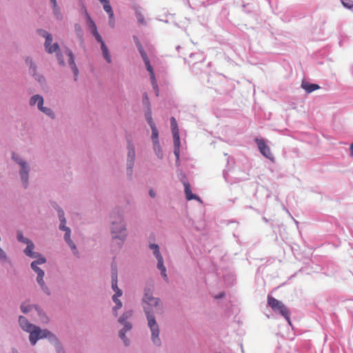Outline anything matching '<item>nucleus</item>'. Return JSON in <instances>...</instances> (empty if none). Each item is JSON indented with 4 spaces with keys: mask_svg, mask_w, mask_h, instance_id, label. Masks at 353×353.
Wrapping results in <instances>:
<instances>
[{
    "mask_svg": "<svg viewBox=\"0 0 353 353\" xmlns=\"http://www.w3.org/2000/svg\"><path fill=\"white\" fill-rule=\"evenodd\" d=\"M134 39L135 41V43H136V45L137 46H139V45H141V43H140L139 40L138 39L137 37H134Z\"/></svg>",
    "mask_w": 353,
    "mask_h": 353,
    "instance_id": "44",
    "label": "nucleus"
},
{
    "mask_svg": "<svg viewBox=\"0 0 353 353\" xmlns=\"http://www.w3.org/2000/svg\"><path fill=\"white\" fill-rule=\"evenodd\" d=\"M26 62H27V63H29V62H30V68H32V65H33V64H32V61H31V60H30L28 58L26 59Z\"/></svg>",
    "mask_w": 353,
    "mask_h": 353,
    "instance_id": "51",
    "label": "nucleus"
},
{
    "mask_svg": "<svg viewBox=\"0 0 353 353\" xmlns=\"http://www.w3.org/2000/svg\"><path fill=\"white\" fill-rule=\"evenodd\" d=\"M170 125H171V129H172V135H173V140H176V142H178V140H180L179 131L176 121L174 117H171Z\"/></svg>",
    "mask_w": 353,
    "mask_h": 353,
    "instance_id": "16",
    "label": "nucleus"
},
{
    "mask_svg": "<svg viewBox=\"0 0 353 353\" xmlns=\"http://www.w3.org/2000/svg\"><path fill=\"white\" fill-rule=\"evenodd\" d=\"M351 156L353 157V143L350 145Z\"/></svg>",
    "mask_w": 353,
    "mask_h": 353,
    "instance_id": "50",
    "label": "nucleus"
},
{
    "mask_svg": "<svg viewBox=\"0 0 353 353\" xmlns=\"http://www.w3.org/2000/svg\"><path fill=\"white\" fill-rule=\"evenodd\" d=\"M268 304L274 312L279 313L281 315L285 317L289 323H290V312L288 308L285 307V305L282 302L276 299L274 297L268 295Z\"/></svg>",
    "mask_w": 353,
    "mask_h": 353,
    "instance_id": "5",
    "label": "nucleus"
},
{
    "mask_svg": "<svg viewBox=\"0 0 353 353\" xmlns=\"http://www.w3.org/2000/svg\"><path fill=\"white\" fill-rule=\"evenodd\" d=\"M174 153L177 159H179V152H180V140H178V142H176V140H174Z\"/></svg>",
    "mask_w": 353,
    "mask_h": 353,
    "instance_id": "31",
    "label": "nucleus"
},
{
    "mask_svg": "<svg viewBox=\"0 0 353 353\" xmlns=\"http://www.w3.org/2000/svg\"><path fill=\"white\" fill-rule=\"evenodd\" d=\"M145 119H146L147 122L148 123V124L150 125V126L155 125V123L153 121L152 117V111H151L150 108H147V111L145 114Z\"/></svg>",
    "mask_w": 353,
    "mask_h": 353,
    "instance_id": "29",
    "label": "nucleus"
},
{
    "mask_svg": "<svg viewBox=\"0 0 353 353\" xmlns=\"http://www.w3.org/2000/svg\"><path fill=\"white\" fill-rule=\"evenodd\" d=\"M137 48H138L139 52H141V51L144 50V49H143V48L142 45H139V46H137Z\"/></svg>",
    "mask_w": 353,
    "mask_h": 353,
    "instance_id": "48",
    "label": "nucleus"
},
{
    "mask_svg": "<svg viewBox=\"0 0 353 353\" xmlns=\"http://www.w3.org/2000/svg\"><path fill=\"white\" fill-rule=\"evenodd\" d=\"M93 35L95 37L96 40L101 43V46L102 45V43H105L103 41L102 37H101L98 32L93 33Z\"/></svg>",
    "mask_w": 353,
    "mask_h": 353,
    "instance_id": "39",
    "label": "nucleus"
},
{
    "mask_svg": "<svg viewBox=\"0 0 353 353\" xmlns=\"http://www.w3.org/2000/svg\"><path fill=\"white\" fill-rule=\"evenodd\" d=\"M35 308L37 310L38 314L40 317L41 322L43 323H48L49 321L48 316L44 313H43L42 311H41L37 307H35Z\"/></svg>",
    "mask_w": 353,
    "mask_h": 353,
    "instance_id": "30",
    "label": "nucleus"
},
{
    "mask_svg": "<svg viewBox=\"0 0 353 353\" xmlns=\"http://www.w3.org/2000/svg\"><path fill=\"white\" fill-rule=\"evenodd\" d=\"M255 142L261 154L265 158L274 161V156L270 151V147L265 143V141L261 139H256Z\"/></svg>",
    "mask_w": 353,
    "mask_h": 353,
    "instance_id": "9",
    "label": "nucleus"
},
{
    "mask_svg": "<svg viewBox=\"0 0 353 353\" xmlns=\"http://www.w3.org/2000/svg\"><path fill=\"white\" fill-rule=\"evenodd\" d=\"M32 270L37 274V281L42 288L43 291L46 294H49L50 291L48 287L46 286L43 281L44 272L40 269L38 266L32 268Z\"/></svg>",
    "mask_w": 353,
    "mask_h": 353,
    "instance_id": "11",
    "label": "nucleus"
},
{
    "mask_svg": "<svg viewBox=\"0 0 353 353\" xmlns=\"http://www.w3.org/2000/svg\"><path fill=\"white\" fill-rule=\"evenodd\" d=\"M88 22H89V26L92 30V34L93 33H95V32H97V26L96 24L94 23V22L92 20V19L90 18V16H88Z\"/></svg>",
    "mask_w": 353,
    "mask_h": 353,
    "instance_id": "34",
    "label": "nucleus"
},
{
    "mask_svg": "<svg viewBox=\"0 0 353 353\" xmlns=\"http://www.w3.org/2000/svg\"><path fill=\"white\" fill-rule=\"evenodd\" d=\"M112 288L115 292V294L112 296V300L115 303L116 305L113 307V313L115 316H117V310L121 309L122 307L121 301L118 299L122 295V290L118 288L117 285V269H112Z\"/></svg>",
    "mask_w": 353,
    "mask_h": 353,
    "instance_id": "4",
    "label": "nucleus"
},
{
    "mask_svg": "<svg viewBox=\"0 0 353 353\" xmlns=\"http://www.w3.org/2000/svg\"><path fill=\"white\" fill-rule=\"evenodd\" d=\"M149 194L151 197L154 198L155 196V193L152 190H150L149 192Z\"/></svg>",
    "mask_w": 353,
    "mask_h": 353,
    "instance_id": "47",
    "label": "nucleus"
},
{
    "mask_svg": "<svg viewBox=\"0 0 353 353\" xmlns=\"http://www.w3.org/2000/svg\"><path fill=\"white\" fill-rule=\"evenodd\" d=\"M58 213H59V220L61 222L59 228H60V230H64V231H65V232H67V229H70V228L65 225L66 220L64 217V212L63 210H59Z\"/></svg>",
    "mask_w": 353,
    "mask_h": 353,
    "instance_id": "20",
    "label": "nucleus"
},
{
    "mask_svg": "<svg viewBox=\"0 0 353 353\" xmlns=\"http://www.w3.org/2000/svg\"><path fill=\"white\" fill-rule=\"evenodd\" d=\"M32 307V306L31 305L28 304L26 302H24L21 305V310L23 313H27L31 310Z\"/></svg>",
    "mask_w": 353,
    "mask_h": 353,
    "instance_id": "33",
    "label": "nucleus"
},
{
    "mask_svg": "<svg viewBox=\"0 0 353 353\" xmlns=\"http://www.w3.org/2000/svg\"><path fill=\"white\" fill-rule=\"evenodd\" d=\"M134 39L135 41V43H136V45L137 46H139V45H141V43H140L139 40L138 39L137 37H134Z\"/></svg>",
    "mask_w": 353,
    "mask_h": 353,
    "instance_id": "46",
    "label": "nucleus"
},
{
    "mask_svg": "<svg viewBox=\"0 0 353 353\" xmlns=\"http://www.w3.org/2000/svg\"><path fill=\"white\" fill-rule=\"evenodd\" d=\"M17 240L21 243L27 244L30 243V239L23 236L21 231H18L17 234Z\"/></svg>",
    "mask_w": 353,
    "mask_h": 353,
    "instance_id": "32",
    "label": "nucleus"
},
{
    "mask_svg": "<svg viewBox=\"0 0 353 353\" xmlns=\"http://www.w3.org/2000/svg\"><path fill=\"white\" fill-rule=\"evenodd\" d=\"M19 323L22 330L30 333L29 339L32 345H34L39 339L44 338H48L51 341L57 340L55 336L48 330H41L39 327L29 323L28 319L23 316H19Z\"/></svg>",
    "mask_w": 353,
    "mask_h": 353,
    "instance_id": "2",
    "label": "nucleus"
},
{
    "mask_svg": "<svg viewBox=\"0 0 353 353\" xmlns=\"http://www.w3.org/2000/svg\"><path fill=\"white\" fill-rule=\"evenodd\" d=\"M143 104L146 108H150L149 97L146 92L143 93Z\"/></svg>",
    "mask_w": 353,
    "mask_h": 353,
    "instance_id": "35",
    "label": "nucleus"
},
{
    "mask_svg": "<svg viewBox=\"0 0 353 353\" xmlns=\"http://www.w3.org/2000/svg\"><path fill=\"white\" fill-rule=\"evenodd\" d=\"M122 324L124 325V327L119 332V337L123 340L125 345H128L129 341L125 336V332L130 330L132 327V325L130 323L127 321H125L124 323Z\"/></svg>",
    "mask_w": 353,
    "mask_h": 353,
    "instance_id": "13",
    "label": "nucleus"
},
{
    "mask_svg": "<svg viewBox=\"0 0 353 353\" xmlns=\"http://www.w3.org/2000/svg\"><path fill=\"white\" fill-rule=\"evenodd\" d=\"M301 87L304 89L307 93H310L314 90H316L320 88V86L317 84L314 83H309L307 82L303 81L301 83Z\"/></svg>",
    "mask_w": 353,
    "mask_h": 353,
    "instance_id": "18",
    "label": "nucleus"
},
{
    "mask_svg": "<svg viewBox=\"0 0 353 353\" xmlns=\"http://www.w3.org/2000/svg\"><path fill=\"white\" fill-rule=\"evenodd\" d=\"M53 6V12L56 17L59 19L61 17L60 9L57 5V0H50Z\"/></svg>",
    "mask_w": 353,
    "mask_h": 353,
    "instance_id": "26",
    "label": "nucleus"
},
{
    "mask_svg": "<svg viewBox=\"0 0 353 353\" xmlns=\"http://www.w3.org/2000/svg\"><path fill=\"white\" fill-rule=\"evenodd\" d=\"M183 185H184V191H185V194L187 200L190 201V200L194 199V200L200 201V198L198 196L192 193L190 185L188 182L185 181L183 183Z\"/></svg>",
    "mask_w": 353,
    "mask_h": 353,
    "instance_id": "15",
    "label": "nucleus"
},
{
    "mask_svg": "<svg viewBox=\"0 0 353 353\" xmlns=\"http://www.w3.org/2000/svg\"><path fill=\"white\" fill-rule=\"evenodd\" d=\"M13 159L17 162L21 167L20 170V175L21 178V181L24 185V187L26 188L28 185V168L27 167L26 163L19 159L14 154L12 156Z\"/></svg>",
    "mask_w": 353,
    "mask_h": 353,
    "instance_id": "10",
    "label": "nucleus"
},
{
    "mask_svg": "<svg viewBox=\"0 0 353 353\" xmlns=\"http://www.w3.org/2000/svg\"><path fill=\"white\" fill-rule=\"evenodd\" d=\"M64 239L72 250H75L77 249L75 244L70 239V229H67V232L65 234Z\"/></svg>",
    "mask_w": 353,
    "mask_h": 353,
    "instance_id": "22",
    "label": "nucleus"
},
{
    "mask_svg": "<svg viewBox=\"0 0 353 353\" xmlns=\"http://www.w3.org/2000/svg\"><path fill=\"white\" fill-rule=\"evenodd\" d=\"M102 4H103L104 10L107 12V14H108L109 17H112V14H114V12L112 8V6L110 3V1L108 0L107 1L104 2Z\"/></svg>",
    "mask_w": 353,
    "mask_h": 353,
    "instance_id": "24",
    "label": "nucleus"
},
{
    "mask_svg": "<svg viewBox=\"0 0 353 353\" xmlns=\"http://www.w3.org/2000/svg\"><path fill=\"white\" fill-rule=\"evenodd\" d=\"M41 111H42L43 113H45L46 114L50 116V117H53V112L51 109L48 108H46V107H43V105L41 106V108H39Z\"/></svg>",
    "mask_w": 353,
    "mask_h": 353,
    "instance_id": "37",
    "label": "nucleus"
},
{
    "mask_svg": "<svg viewBox=\"0 0 353 353\" xmlns=\"http://www.w3.org/2000/svg\"><path fill=\"white\" fill-rule=\"evenodd\" d=\"M46 262V259L39 254V256H37V260H35L31 263V268L36 267L38 265L43 264Z\"/></svg>",
    "mask_w": 353,
    "mask_h": 353,
    "instance_id": "25",
    "label": "nucleus"
},
{
    "mask_svg": "<svg viewBox=\"0 0 353 353\" xmlns=\"http://www.w3.org/2000/svg\"><path fill=\"white\" fill-rule=\"evenodd\" d=\"M139 53L144 61V63L145 65L147 70L150 73L151 84L154 90L155 94L157 97H158L159 93V87H158V84H157V81L156 79V77H155V74H154L153 68L150 64L149 58H148L146 52H145V50L141 51V52H139Z\"/></svg>",
    "mask_w": 353,
    "mask_h": 353,
    "instance_id": "6",
    "label": "nucleus"
},
{
    "mask_svg": "<svg viewBox=\"0 0 353 353\" xmlns=\"http://www.w3.org/2000/svg\"><path fill=\"white\" fill-rule=\"evenodd\" d=\"M153 148L157 157L160 159H162L163 152L159 141H156L155 143H153Z\"/></svg>",
    "mask_w": 353,
    "mask_h": 353,
    "instance_id": "23",
    "label": "nucleus"
},
{
    "mask_svg": "<svg viewBox=\"0 0 353 353\" xmlns=\"http://www.w3.org/2000/svg\"><path fill=\"white\" fill-rule=\"evenodd\" d=\"M143 309L148 319V325L151 330L152 340L156 345H160L161 341L159 337V329L156 322L154 312L161 310V303L159 299L154 297L151 292H146L143 299Z\"/></svg>",
    "mask_w": 353,
    "mask_h": 353,
    "instance_id": "1",
    "label": "nucleus"
},
{
    "mask_svg": "<svg viewBox=\"0 0 353 353\" xmlns=\"http://www.w3.org/2000/svg\"><path fill=\"white\" fill-rule=\"evenodd\" d=\"M65 53L66 54L68 55V63L69 65H70L72 70V72L75 76V79L77 78V77L78 76V74H79V70H78V68L74 63V55L72 54V52L69 50H67L65 51Z\"/></svg>",
    "mask_w": 353,
    "mask_h": 353,
    "instance_id": "14",
    "label": "nucleus"
},
{
    "mask_svg": "<svg viewBox=\"0 0 353 353\" xmlns=\"http://www.w3.org/2000/svg\"><path fill=\"white\" fill-rule=\"evenodd\" d=\"M152 130V143H155L156 141H159L158 137H159V132L158 130L155 125L150 126Z\"/></svg>",
    "mask_w": 353,
    "mask_h": 353,
    "instance_id": "27",
    "label": "nucleus"
},
{
    "mask_svg": "<svg viewBox=\"0 0 353 353\" xmlns=\"http://www.w3.org/2000/svg\"><path fill=\"white\" fill-rule=\"evenodd\" d=\"M132 316V312L131 310L125 312L121 317L119 319V322L120 323H124L125 321H127L129 318Z\"/></svg>",
    "mask_w": 353,
    "mask_h": 353,
    "instance_id": "28",
    "label": "nucleus"
},
{
    "mask_svg": "<svg viewBox=\"0 0 353 353\" xmlns=\"http://www.w3.org/2000/svg\"><path fill=\"white\" fill-rule=\"evenodd\" d=\"M150 248L153 250V253L158 261L157 268L161 271V274L165 281H168V276L166 274V268L163 264V259L159 252V247L157 244H150Z\"/></svg>",
    "mask_w": 353,
    "mask_h": 353,
    "instance_id": "8",
    "label": "nucleus"
},
{
    "mask_svg": "<svg viewBox=\"0 0 353 353\" xmlns=\"http://www.w3.org/2000/svg\"><path fill=\"white\" fill-rule=\"evenodd\" d=\"M137 19H138L139 22H140L141 23H143V24L145 23L144 18L141 14L139 13L137 14Z\"/></svg>",
    "mask_w": 353,
    "mask_h": 353,
    "instance_id": "43",
    "label": "nucleus"
},
{
    "mask_svg": "<svg viewBox=\"0 0 353 353\" xmlns=\"http://www.w3.org/2000/svg\"><path fill=\"white\" fill-rule=\"evenodd\" d=\"M0 260H1V261L7 260L6 254L1 248H0Z\"/></svg>",
    "mask_w": 353,
    "mask_h": 353,
    "instance_id": "40",
    "label": "nucleus"
},
{
    "mask_svg": "<svg viewBox=\"0 0 353 353\" xmlns=\"http://www.w3.org/2000/svg\"><path fill=\"white\" fill-rule=\"evenodd\" d=\"M101 48L103 56L104 59L106 60V61L108 63H111L112 62L111 56L110 54L109 50H108L107 46H105V44L102 43Z\"/></svg>",
    "mask_w": 353,
    "mask_h": 353,
    "instance_id": "21",
    "label": "nucleus"
},
{
    "mask_svg": "<svg viewBox=\"0 0 353 353\" xmlns=\"http://www.w3.org/2000/svg\"><path fill=\"white\" fill-rule=\"evenodd\" d=\"M74 30H75L77 36L80 39H82V37H83L82 29H81V26L79 24L76 23L74 25Z\"/></svg>",
    "mask_w": 353,
    "mask_h": 353,
    "instance_id": "36",
    "label": "nucleus"
},
{
    "mask_svg": "<svg viewBox=\"0 0 353 353\" xmlns=\"http://www.w3.org/2000/svg\"><path fill=\"white\" fill-rule=\"evenodd\" d=\"M109 25L110 27L114 28V16L112 14V17H109Z\"/></svg>",
    "mask_w": 353,
    "mask_h": 353,
    "instance_id": "41",
    "label": "nucleus"
},
{
    "mask_svg": "<svg viewBox=\"0 0 353 353\" xmlns=\"http://www.w3.org/2000/svg\"><path fill=\"white\" fill-rule=\"evenodd\" d=\"M224 296V294L223 293H220L219 295H216L215 296L216 299H219V298H221Z\"/></svg>",
    "mask_w": 353,
    "mask_h": 353,
    "instance_id": "49",
    "label": "nucleus"
},
{
    "mask_svg": "<svg viewBox=\"0 0 353 353\" xmlns=\"http://www.w3.org/2000/svg\"><path fill=\"white\" fill-rule=\"evenodd\" d=\"M26 248L24 250V253L26 256L31 258H37L39 256V253L33 252L34 248V245L32 241H30V243H28Z\"/></svg>",
    "mask_w": 353,
    "mask_h": 353,
    "instance_id": "17",
    "label": "nucleus"
},
{
    "mask_svg": "<svg viewBox=\"0 0 353 353\" xmlns=\"http://www.w3.org/2000/svg\"><path fill=\"white\" fill-rule=\"evenodd\" d=\"M38 33L41 37L46 38V41H45L44 46H45V48H46V51L48 53L51 54V53L57 52L59 50V46L57 43H53V45L51 46V43L52 41V36L51 34H50L49 32H48L47 31H46L44 30H41V29L38 30Z\"/></svg>",
    "mask_w": 353,
    "mask_h": 353,
    "instance_id": "7",
    "label": "nucleus"
},
{
    "mask_svg": "<svg viewBox=\"0 0 353 353\" xmlns=\"http://www.w3.org/2000/svg\"><path fill=\"white\" fill-rule=\"evenodd\" d=\"M36 104L37 105L38 108H41L43 104V99L39 94L34 95L30 100V105H34Z\"/></svg>",
    "mask_w": 353,
    "mask_h": 353,
    "instance_id": "19",
    "label": "nucleus"
},
{
    "mask_svg": "<svg viewBox=\"0 0 353 353\" xmlns=\"http://www.w3.org/2000/svg\"><path fill=\"white\" fill-rule=\"evenodd\" d=\"M341 2L345 8H347L348 9H351L353 8V2L352 1H349L347 2L342 1Z\"/></svg>",
    "mask_w": 353,
    "mask_h": 353,
    "instance_id": "38",
    "label": "nucleus"
},
{
    "mask_svg": "<svg viewBox=\"0 0 353 353\" xmlns=\"http://www.w3.org/2000/svg\"><path fill=\"white\" fill-rule=\"evenodd\" d=\"M128 171L130 172V174L132 173V168L134 164V157H135V152L133 147V145L128 142Z\"/></svg>",
    "mask_w": 353,
    "mask_h": 353,
    "instance_id": "12",
    "label": "nucleus"
},
{
    "mask_svg": "<svg viewBox=\"0 0 353 353\" xmlns=\"http://www.w3.org/2000/svg\"><path fill=\"white\" fill-rule=\"evenodd\" d=\"M111 232L112 234V245H117V248L120 249L127 236L125 225L121 218L119 219L118 222H112Z\"/></svg>",
    "mask_w": 353,
    "mask_h": 353,
    "instance_id": "3",
    "label": "nucleus"
},
{
    "mask_svg": "<svg viewBox=\"0 0 353 353\" xmlns=\"http://www.w3.org/2000/svg\"><path fill=\"white\" fill-rule=\"evenodd\" d=\"M134 39L135 41V43H136V45L137 46H139V45H141V43H140L139 40L138 39L137 37H134Z\"/></svg>",
    "mask_w": 353,
    "mask_h": 353,
    "instance_id": "45",
    "label": "nucleus"
},
{
    "mask_svg": "<svg viewBox=\"0 0 353 353\" xmlns=\"http://www.w3.org/2000/svg\"><path fill=\"white\" fill-rule=\"evenodd\" d=\"M57 59L59 61V64L63 65L64 63H63V59L62 55L59 53H57Z\"/></svg>",
    "mask_w": 353,
    "mask_h": 353,
    "instance_id": "42",
    "label": "nucleus"
}]
</instances>
